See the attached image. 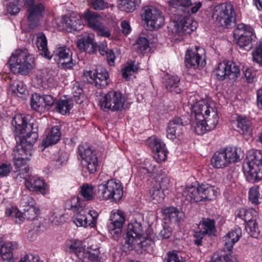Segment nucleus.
<instances>
[{"label":"nucleus","instance_id":"obj_47","mask_svg":"<svg viewBox=\"0 0 262 262\" xmlns=\"http://www.w3.org/2000/svg\"><path fill=\"white\" fill-rule=\"evenodd\" d=\"M167 3L171 8L180 11H183L184 8L188 7L191 5L190 0H168Z\"/></svg>","mask_w":262,"mask_h":262},{"label":"nucleus","instance_id":"obj_53","mask_svg":"<svg viewBox=\"0 0 262 262\" xmlns=\"http://www.w3.org/2000/svg\"><path fill=\"white\" fill-rule=\"evenodd\" d=\"M49 221L55 225H60L65 222L64 216L59 212H53L51 213Z\"/></svg>","mask_w":262,"mask_h":262},{"label":"nucleus","instance_id":"obj_62","mask_svg":"<svg viewBox=\"0 0 262 262\" xmlns=\"http://www.w3.org/2000/svg\"><path fill=\"white\" fill-rule=\"evenodd\" d=\"M216 191L214 190V186L209 185L208 188L206 190V191L202 195V201L203 199L212 200L216 195Z\"/></svg>","mask_w":262,"mask_h":262},{"label":"nucleus","instance_id":"obj_30","mask_svg":"<svg viewBox=\"0 0 262 262\" xmlns=\"http://www.w3.org/2000/svg\"><path fill=\"white\" fill-rule=\"evenodd\" d=\"M165 220L178 223L183 220L184 214L174 207H167L163 210Z\"/></svg>","mask_w":262,"mask_h":262},{"label":"nucleus","instance_id":"obj_13","mask_svg":"<svg viewBox=\"0 0 262 262\" xmlns=\"http://www.w3.org/2000/svg\"><path fill=\"white\" fill-rule=\"evenodd\" d=\"M78 153L80 157L83 166L86 167L90 173L95 172L98 165L95 152L87 145H80L78 146Z\"/></svg>","mask_w":262,"mask_h":262},{"label":"nucleus","instance_id":"obj_15","mask_svg":"<svg viewBox=\"0 0 262 262\" xmlns=\"http://www.w3.org/2000/svg\"><path fill=\"white\" fill-rule=\"evenodd\" d=\"M85 77L89 78L88 80L90 83L94 84L98 89L105 88L109 80V74L107 70L103 67H97L94 72L84 71L83 72Z\"/></svg>","mask_w":262,"mask_h":262},{"label":"nucleus","instance_id":"obj_46","mask_svg":"<svg viewBox=\"0 0 262 262\" xmlns=\"http://www.w3.org/2000/svg\"><path fill=\"white\" fill-rule=\"evenodd\" d=\"M135 61H130L127 63L126 67L122 70V77L128 80L133 73H136L138 70V67L135 65Z\"/></svg>","mask_w":262,"mask_h":262},{"label":"nucleus","instance_id":"obj_29","mask_svg":"<svg viewBox=\"0 0 262 262\" xmlns=\"http://www.w3.org/2000/svg\"><path fill=\"white\" fill-rule=\"evenodd\" d=\"M223 150L229 164L240 161L244 157V153L240 148L227 147Z\"/></svg>","mask_w":262,"mask_h":262},{"label":"nucleus","instance_id":"obj_31","mask_svg":"<svg viewBox=\"0 0 262 262\" xmlns=\"http://www.w3.org/2000/svg\"><path fill=\"white\" fill-rule=\"evenodd\" d=\"M77 46L81 51L92 53L96 50V46L90 36H85L78 39Z\"/></svg>","mask_w":262,"mask_h":262},{"label":"nucleus","instance_id":"obj_60","mask_svg":"<svg viewBox=\"0 0 262 262\" xmlns=\"http://www.w3.org/2000/svg\"><path fill=\"white\" fill-rule=\"evenodd\" d=\"M43 105L45 109L49 110L53 105H56V99L51 95L42 96Z\"/></svg>","mask_w":262,"mask_h":262},{"label":"nucleus","instance_id":"obj_25","mask_svg":"<svg viewBox=\"0 0 262 262\" xmlns=\"http://www.w3.org/2000/svg\"><path fill=\"white\" fill-rule=\"evenodd\" d=\"M242 235V231L239 228L229 231L223 237L224 250L231 251L234 244L237 242Z\"/></svg>","mask_w":262,"mask_h":262},{"label":"nucleus","instance_id":"obj_9","mask_svg":"<svg viewBox=\"0 0 262 262\" xmlns=\"http://www.w3.org/2000/svg\"><path fill=\"white\" fill-rule=\"evenodd\" d=\"M70 209L72 210L75 213L74 217V222L78 227H84L88 226H94V222L88 221V207L85 203L80 200L78 197H74L70 202Z\"/></svg>","mask_w":262,"mask_h":262},{"label":"nucleus","instance_id":"obj_41","mask_svg":"<svg viewBox=\"0 0 262 262\" xmlns=\"http://www.w3.org/2000/svg\"><path fill=\"white\" fill-rule=\"evenodd\" d=\"M30 105L32 109L38 112H42L44 110L42 96L37 93L32 94L31 98Z\"/></svg>","mask_w":262,"mask_h":262},{"label":"nucleus","instance_id":"obj_10","mask_svg":"<svg viewBox=\"0 0 262 262\" xmlns=\"http://www.w3.org/2000/svg\"><path fill=\"white\" fill-rule=\"evenodd\" d=\"M98 194L103 200L112 198L115 202L119 201L123 196V187L120 181H107L105 184H99Z\"/></svg>","mask_w":262,"mask_h":262},{"label":"nucleus","instance_id":"obj_17","mask_svg":"<svg viewBox=\"0 0 262 262\" xmlns=\"http://www.w3.org/2000/svg\"><path fill=\"white\" fill-rule=\"evenodd\" d=\"M184 117H177L170 121L167 127V137L172 140L179 137L183 133L186 121Z\"/></svg>","mask_w":262,"mask_h":262},{"label":"nucleus","instance_id":"obj_19","mask_svg":"<svg viewBox=\"0 0 262 262\" xmlns=\"http://www.w3.org/2000/svg\"><path fill=\"white\" fill-rule=\"evenodd\" d=\"M54 54L58 57L59 67L64 69H71L74 63L72 58V52L69 48L61 47L54 51Z\"/></svg>","mask_w":262,"mask_h":262},{"label":"nucleus","instance_id":"obj_35","mask_svg":"<svg viewBox=\"0 0 262 262\" xmlns=\"http://www.w3.org/2000/svg\"><path fill=\"white\" fill-rule=\"evenodd\" d=\"M255 36L253 33V29L250 26L244 24H238L234 30L233 36L234 38L237 37H246Z\"/></svg>","mask_w":262,"mask_h":262},{"label":"nucleus","instance_id":"obj_21","mask_svg":"<svg viewBox=\"0 0 262 262\" xmlns=\"http://www.w3.org/2000/svg\"><path fill=\"white\" fill-rule=\"evenodd\" d=\"M155 183L149 191L151 200L154 203L161 202L164 198V191L168 189V181H155Z\"/></svg>","mask_w":262,"mask_h":262},{"label":"nucleus","instance_id":"obj_37","mask_svg":"<svg viewBox=\"0 0 262 262\" xmlns=\"http://www.w3.org/2000/svg\"><path fill=\"white\" fill-rule=\"evenodd\" d=\"M186 190L187 191V199L190 202H199L202 201L201 194L195 183L194 184L187 185Z\"/></svg>","mask_w":262,"mask_h":262},{"label":"nucleus","instance_id":"obj_39","mask_svg":"<svg viewBox=\"0 0 262 262\" xmlns=\"http://www.w3.org/2000/svg\"><path fill=\"white\" fill-rule=\"evenodd\" d=\"M14 247L13 244L10 242L4 244L1 246L0 252L2 258L4 260L10 261L12 258V250L14 249Z\"/></svg>","mask_w":262,"mask_h":262},{"label":"nucleus","instance_id":"obj_3","mask_svg":"<svg viewBox=\"0 0 262 262\" xmlns=\"http://www.w3.org/2000/svg\"><path fill=\"white\" fill-rule=\"evenodd\" d=\"M247 180H262V154L259 150H250L243 164Z\"/></svg>","mask_w":262,"mask_h":262},{"label":"nucleus","instance_id":"obj_36","mask_svg":"<svg viewBox=\"0 0 262 262\" xmlns=\"http://www.w3.org/2000/svg\"><path fill=\"white\" fill-rule=\"evenodd\" d=\"M73 104L70 99H60L56 103L55 108L57 112L62 115L69 114Z\"/></svg>","mask_w":262,"mask_h":262},{"label":"nucleus","instance_id":"obj_40","mask_svg":"<svg viewBox=\"0 0 262 262\" xmlns=\"http://www.w3.org/2000/svg\"><path fill=\"white\" fill-rule=\"evenodd\" d=\"M227 63L228 79L235 81L241 75L239 67L235 62L231 61H228Z\"/></svg>","mask_w":262,"mask_h":262},{"label":"nucleus","instance_id":"obj_45","mask_svg":"<svg viewBox=\"0 0 262 262\" xmlns=\"http://www.w3.org/2000/svg\"><path fill=\"white\" fill-rule=\"evenodd\" d=\"M38 181H25V186L30 191H38L41 194H45L46 192V185L44 181H41L42 184H37Z\"/></svg>","mask_w":262,"mask_h":262},{"label":"nucleus","instance_id":"obj_32","mask_svg":"<svg viewBox=\"0 0 262 262\" xmlns=\"http://www.w3.org/2000/svg\"><path fill=\"white\" fill-rule=\"evenodd\" d=\"M211 164L213 167L216 168H224L229 165L223 150L214 153L211 159Z\"/></svg>","mask_w":262,"mask_h":262},{"label":"nucleus","instance_id":"obj_16","mask_svg":"<svg viewBox=\"0 0 262 262\" xmlns=\"http://www.w3.org/2000/svg\"><path fill=\"white\" fill-rule=\"evenodd\" d=\"M258 215L257 211L253 209L246 210L244 221L247 223L246 229L249 235L257 238L260 231L257 223Z\"/></svg>","mask_w":262,"mask_h":262},{"label":"nucleus","instance_id":"obj_63","mask_svg":"<svg viewBox=\"0 0 262 262\" xmlns=\"http://www.w3.org/2000/svg\"><path fill=\"white\" fill-rule=\"evenodd\" d=\"M90 252L86 250H80L77 253V256L79 258V262H90Z\"/></svg>","mask_w":262,"mask_h":262},{"label":"nucleus","instance_id":"obj_57","mask_svg":"<svg viewBox=\"0 0 262 262\" xmlns=\"http://www.w3.org/2000/svg\"><path fill=\"white\" fill-rule=\"evenodd\" d=\"M122 226H118V224L111 221L110 224L108 225V230L110 233L114 236L118 237L121 234L122 231Z\"/></svg>","mask_w":262,"mask_h":262},{"label":"nucleus","instance_id":"obj_5","mask_svg":"<svg viewBox=\"0 0 262 262\" xmlns=\"http://www.w3.org/2000/svg\"><path fill=\"white\" fill-rule=\"evenodd\" d=\"M193 112L196 119L203 120L208 129L213 130L219 122L217 109L204 101H200L193 106Z\"/></svg>","mask_w":262,"mask_h":262},{"label":"nucleus","instance_id":"obj_22","mask_svg":"<svg viewBox=\"0 0 262 262\" xmlns=\"http://www.w3.org/2000/svg\"><path fill=\"white\" fill-rule=\"evenodd\" d=\"M198 48L195 51L187 50L185 54V63L188 68H203L205 64L204 60H202V57L198 53Z\"/></svg>","mask_w":262,"mask_h":262},{"label":"nucleus","instance_id":"obj_51","mask_svg":"<svg viewBox=\"0 0 262 262\" xmlns=\"http://www.w3.org/2000/svg\"><path fill=\"white\" fill-rule=\"evenodd\" d=\"M194 131L198 135H203L207 132L211 130L208 129L207 125L203 120H197L195 119V122L193 123Z\"/></svg>","mask_w":262,"mask_h":262},{"label":"nucleus","instance_id":"obj_42","mask_svg":"<svg viewBox=\"0 0 262 262\" xmlns=\"http://www.w3.org/2000/svg\"><path fill=\"white\" fill-rule=\"evenodd\" d=\"M216 78L219 80H224L228 78V71L227 62H221L214 71Z\"/></svg>","mask_w":262,"mask_h":262},{"label":"nucleus","instance_id":"obj_24","mask_svg":"<svg viewBox=\"0 0 262 262\" xmlns=\"http://www.w3.org/2000/svg\"><path fill=\"white\" fill-rule=\"evenodd\" d=\"M39 213V209L36 206L24 208V212L17 211L15 214V222L21 224L24 219L34 220Z\"/></svg>","mask_w":262,"mask_h":262},{"label":"nucleus","instance_id":"obj_52","mask_svg":"<svg viewBox=\"0 0 262 262\" xmlns=\"http://www.w3.org/2000/svg\"><path fill=\"white\" fill-rule=\"evenodd\" d=\"M260 193L258 190V186H254L251 187L249 191V200L254 204H258L259 203V198Z\"/></svg>","mask_w":262,"mask_h":262},{"label":"nucleus","instance_id":"obj_43","mask_svg":"<svg viewBox=\"0 0 262 262\" xmlns=\"http://www.w3.org/2000/svg\"><path fill=\"white\" fill-rule=\"evenodd\" d=\"M255 38V36L246 37H237L236 43L241 48L245 51H249L252 48V41Z\"/></svg>","mask_w":262,"mask_h":262},{"label":"nucleus","instance_id":"obj_48","mask_svg":"<svg viewBox=\"0 0 262 262\" xmlns=\"http://www.w3.org/2000/svg\"><path fill=\"white\" fill-rule=\"evenodd\" d=\"M210 262H237L236 258L230 254L221 255L219 253L213 254Z\"/></svg>","mask_w":262,"mask_h":262},{"label":"nucleus","instance_id":"obj_26","mask_svg":"<svg viewBox=\"0 0 262 262\" xmlns=\"http://www.w3.org/2000/svg\"><path fill=\"white\" fill-rule=\"evenodd\" d=\"M63 28L68 31H79L82 29L81 19L74 16H64L61 21Z\"/></svg>","mask_w":262,"mask_h":262},{"label":"nucleus","instance_id":"obj_50","mask_svg":"<svg viewBox=\"0 0 262 262\" xmlns=\"http://www.w3.org/2000/svg\"><path fill=\"white\" fill-rule=\"evenodd\" d=\"M135 49L142 52L149 48V41L146 37H139L134 45Z\"/></svg>","mask_w":262,"mask_h":262},{"label":"nucleus","instance_id":"obj_34","mask_svg":"<svg viewBox=\"0 0 262 262\" xmlns=\"http://www.w3.org/2000/svg\"><path fill=\"white\" fill-rule=\"evenodd\" d=\"M180 78L176 76L168 77L165 82L166 89L171 92L180 94L182 90L180 88Z\"/></svg>","mask_w":262,"mask_h":262},{"label":"nucleus","instance_id":"obj_59","mask_svg":"<svg viewBox=\"0 0 262 262\" xmlns=\"http://www.w3.org/2000/svg\"><path fill=\"white\" fill-rule=\"evenodd\" d=\"M18 154H15V155H12L13 161L14 165L15 167L19 168L25 165L27 161L30 160L29 158H24L22 157H19Z\"/></svg>","mask_w":262,"mask_h":262},{"label":"nucleus","instance_id":"obj_23","mask_svg":"<svg viewBox=\"0 0 262 262\" xmlns=\"http://www.w3.org/2000/svg\"><path fill=\"white\" fill-rule=\"evenodd\" d=\"M238 131L243 134L245 138L248 139L252 135L251 121L243 116H237L236 118Z\"/></svg>","mask_w":262,"mask_h":262},{"label":"nucleus","instance_id":"obj_6","mask_svg":"<svg viewBox=\"0 0 262 262\" xmlns=\"http://www.w3.org/2000/svg\"><path fill=\"white\" fill-rule=\"evenodd\" d=\"M235 15L233 6L229 3H224L215 6L212 14L215 23L226 28H229L235 24Z\"/></svg>","mask_w":262,"mask_h":262},{"label":"nucleus","instance_id":"obj_4","mask_svg":"<svg viewBox=\"0 0 262 262\" xmlns=\"http://www.w3.org/2000/svg\"><path fill=\"white\" fill-rule=\"evenodd\" d=\"M8 62L12 72L25 75L32 68L33 58L26 50H16L12 53Z\"/></svg>","mask_w":262,"mask_h":262},{"label":"nucleus","instance_id":"obj_44","mask_svg":"<svg viewBox=\"0 0 262 262\" xmlns=\"http://www.w3.org/2000/svg\"><path fill=\"white\" fill-rule=\"evenodd\" d=\"M163 262H186L181 253L177 250L169 251L166 253Z\"/></svg>","mask_w":262,"mask_h":262},{"label":"nucleus","instance_id":"obj_49","mask_svg":"<svg viewBox=\"0 0 262 262\" xmlns=\"http://www.w3.org/2000/svg\"><path fill=\"white\" fill-rule=\"evenodd\" d=\"M72 93L75 100L78 103H81L83 102V89L79 83H76L74 84L72 88Z\"/></svg>","mask_w":262,"mask_h":262},{"label":"nucleus","instance_id":"obj_56","mask_svg":"<svg viewBox=\"0 0 262 262\" xmlns=\"http://www.w3.org/2000/svg\"><path fill=\"white\" fill-rule=\"evenodd\" d=\"M253 60L262 67V42L252 52Z\"/></svg>","mask_w":262,"mask_h":262},{"label":"nucleus","instance_id":"obj_11","mask_svg":"<svg viewBox=\"0 0 262 262\" xmlns=\"http://www.w3.org/2000/svg\"><path fill=\"white\" fill-rule=\"evenodd\" d=\"M125 99L123 95L117 91H110L99 100L100 107L103 111H119L123 108Z\"/></svg>","mask_w":262,"mask_h":262},{"label":"nucleus","instance_id":"obj_38","mask_svg":"<svg viewBox=\"0 0 262 262\" xmlns=\"http://www.w3.org/2000/svg\"><path fill=\"white\" fill-rule=\"evenodd\" d=\"M79 193L85 201L94 199V186L91 184L84 183L80 187Z\"/></svg>","mask_w":262,"mask_h":262},{"label":"nucleus","instance_id":"obj_58","mask_svg":"<svg viewBox=\"0 0 262 262\" xmlns=\"http://www.w3.org/2000/svg\"><path fill=\"white\" fill-rule=\"evenodd\" d=\"M20 204L24 208L36 206L35 201L29 195H24L22 196Z\"/></svg>","mask_w":262,"mask_h":262},{"label":"nucleus","instance_id":"obj_54","mask_svg":"<svg viewBox=\"0 0 262 262\" xmlns=\"http://www.w3.org/2000/svg\"><path fill=\"white\" fill-rule=\"evenodd\" d=\"M90 6L96 10H102L108 7V4L103 0H88Z\"/></svg>","mask_w":262,"mask_h":262},{"label":"nucleus","instance_id":"obj_1","mask_svg":"<svg viewBox=\"0 0 262 262\" xmlns=\"http://www.w3.org/2000/svg\"><path fill=\"white\" fill-rule=\"evenodd\" d=\"M29 116L22 114H17L12 120V125L15 138L24 137L27 138L28 142H35L38 138V126L33 121L29 120Z\"/></svg>","mask_w":262,"mask_h":262},{"label":"nucleus","instance_id":"obj_64","mask_svg":"<svg viewBox=\"0 0 262 262\" xmlns=\"http://www.w3.org/2000/svg\"><path fill=\"white\" fill-rule=\"evenodd\" d=\"M19 262H42L39 260V257L32 254H26Z\"/></svg>","mask_w":262,"mask_h":262},{"label":"nucleus","instance_id":"obj_18","mask_svg":"<svg viewBox=\"0 0 262 262\" xmlns=\"http://www.w3.org/2000/svg\"><path fill=\"white\" fill-rule=\"evenodd\" d=\"M15 139L17 145L14 148L12 155H15L17 153L19 154V157L30 158L32 155V146L35 142L31 143L28 142L29 139L24 137H16Z\"/></svg>","mask_w":262,"mask_h":262},{"label":"nucleus","instance_id":"obj_7","mask_svg":"<svg viewBox=\"0 0 262 262\" xmlns=\"http://www.w3.org/2000/svg\"><path fill=\"white\" fill-rule=\"evenodd\" d=\"M195 29L193 25L192 18L187 16L178 15L177 20L170 22L168 27L169 32L173 35L172 38L177 41L183 39L185 34H190Z\"/></svg>","mask_w":262,"mask_h":262},{"label":"nucleus","instance_id":"obj_14","mask_svg":"<svg viewBox=\"0 0 262 262\" xmlns=\"http://www.w3.org/2000/svg\"><path fill=\"white\" fill-rule=\"evenodd\" d=\"M142 17L146 22L149 29H158L164 24V17L162 12L152 6L145 7Z\"/></svg>","mask_w":262,"mask_h":262},{"label":"nucleus","instance_id":"obj_12","mask_svg":"<svg viewBox=\"0 0 262 262\" xmlns=\"http://www.w3.org/2000/svg\"><path fill=\"white\" fill-rule=\"evenodd\" d=\"M24 2L29 27L34 29L39 25L44 7L41 3L35 4L34 0H24Z\"/></svg>","mask_w":262,"mask_h":262},{"label":"nucleus","instance_id":"obj_2","mask_svg":"<svg viewBox=\"0 0 262 262\" xmlns=\"http://www.w3.org/2000/svg\"><path fill=\"white\" fill-rule=\"evenodd\" d=\"M126 236L125 244L132 248H142L144 246L143 243L145 238L150 241L154 240L155 235L154 233H147L144 236L142 224L135 220L128 225L126 230Z\"/></svg>","mask_w":262,"mask_h":262},{"label":"nucleus","instance_id":"obj_55","mask_svg":"<svg viewBox=\"0 0 262 262\" xmlns=\"http://www.w3.org/2000/svg\"><path fill=\"white\" fill-rule=\"evenodd\" d=\"M111 221H113L118 224V226H123L125 221V217L124 213L121 211L118 210L117 212L113 213L111 216Z\"/></svg>","mask_w":262,"mask_h":262},{"label":"nucleus","instance_id":"obj_28","mask_svg":"<svg viewBox=\"0 0 262 262\" xmlns=\"http://www.w3.org/2000/svg\"><path fill=\"white\" fill-rule=\"evenodd\" d=\"M61 133L59 126L53 127L47 137L43 139L41 145L45 147L56 144L60 139Z\"/></svg>","mask_w":262,"mask_h":262},{"label":"nucleus","instance_id":"obj_33","mask_svg":"<svg viewBox=\"0 0 262 262\" xmlns=\"http://www.w3.org/2000/svg\"><path fill=\"white\" fill-rule=\"evenodd\" d=\"M199 228L203 233L209 236L214 235L216 231L214 221L208 218L202 219L199 225Z\"/></svg>","mask_w":262,"mask_h":262},{"label":"nucleus","instance_id":"obj_61","mask_svg":"<svg viewBox=\"0 0 262 262\" xmlns=\"http://www.w3.org/2000/svg\"><path fill=\"white\" fill-rule=\"evenodd\" d=\"M245 77L248 83H253L256 78V72L252 69L248 68L244 71Z\"/></svg>","mask_w":262,"mask_h":262},{"label":"nucleus","instance_id":"obj_8","mask_svg":"<svg viewBox=\"0 0 262 262\" xmlns=\"http://www.w3.org/2000/svg\"><path fill=\"white\" fill-rule=\"evenodd\" d=\"M81 19L87 26L100 36L108 37L111 36L110 30L103 23V18L98 13L87 9L81 16Z\"/></svg>","mask_w":262,"mask_h":262},{"label":"nucleus","instance_id":"obj_27","mask_svg":"<svg viewBox=\"0 0 262 262\" xmlns=\"http://www.w3.org/2000/svg\"><path fill=\"white\" fill-rule=\"evenodd\" d=\"M36 44L39 54L47 59H50L52 55L48 50L47 39L43 33L39 32L36 34Z\"/></svg>","mask_w":262,"mask_h":262},{"label":"nucleus","instance_id":"obj_20","mask_svg":"<svg viewBox=\"0 0 262 262\" xmlns=\"http://www.w3.org/2000/svg\"><path fill=\"white\" fill-rule=\"evenodd\" d=\"M148 144L152 149L154 152V158L158 162H161L165 160L167 152L165 144L158 138H150L148 140Z\"/></svg>","mask_w":262,"mask_h":262}]
</instances>
